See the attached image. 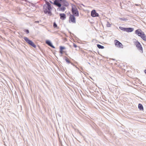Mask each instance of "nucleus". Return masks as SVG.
Here are the masks:
<instances>
[{
    "mask_svg": "<svg viewBox=\"0 0 146 146\" xmlns=\"http://www.w3.org/2000/svg\"><path fill=\"white\" fill-rule=\"evenodd\" d=\"M72 6L71 11L72 15H74L75 16L78 17L79 16V12L78 9L76 8L75 5L71 4Z\"/></svg>",
    "mask_w": 146,
    "mask_h": 146,
    "instance_id": "7ed1b4c3",
    "label": "nucleus"
},
{
    "mask_svg": "<svg viewBox=\"0 0 146 146\" xmlns=\"http://www.w3.org/2000/svg\"><path fill=\"white\" fill-rule=\"evenodd\" d=\"M112 59L113 60H115V59H113V58H112Z\"/></svg>",
    "mask_w": 146,
    "mask_h": 146,
    "instance_id": "c9c22d12",
    "label": "nucleus"
},
{
    "mask_svg": "<svg viewBox=\"0 0 146 146\" xmlns=\"http://www.w3.org/2000/svg\"><path fill=\"white\" fill-rule=\"evenodd\" d=\"M63 52H65V51H63L61 50H59V53L61 54V55H60V56H61V55L63 54Z\"/></svg>",
    "mask_w": 146,
    "mask_h": 146,
    "instance_id": "393cba45",
    "label": "nucleus"
},
{
    "mask_svg": "<svg viewBox=\"0 0 146 146\" xmlns=\"http://www.w3.org/2000/svg\"><path fill=\"white\" fill-rule=\"evenodd\" d=\"M43 7V11L45 14H48L49 16L52 15L51 10L52 9L51 5L50 3L47 4H44Z\"/></svg>",
    "mask_w": 146,
    "mask_h": 146,
    "instance_id": "f257e3e1",
    "label": "nucleus"
},
{
    "mask_svg": "<svg viewBox=\"0 0 146 146\" xmlns=\"http://www.w3.org/2000/svg\"><path fill=\"white\" fill-rule=\"evenodd\" d=\"M24 31L27 34H28L29 33V30L27 29L24 30Z\"/></svg>",
    "mask_w": 146,
    "mask_h": 146,
    "instance_id": "b1692460",
    "label": "nucleus"
},
{
    "mask_svg": "<svg viewBox=\"0 0 146 146\" xmlns=\"http://www.w3.org/2000/svg\"><path fill=\"white\" fill-rule=\"evenodd\" d=\"M90 78L91 79L93 80L92 78L91 77H90Z\"/></svg>",
    "mask_w": 146,
    "mask_h": 146,
    "instance_id": "e433bc0d",
    "label": "nucleus"
},
{
    "mask_svg": "<svg viewBox=\"0 0 146 146\" xmlns=\"http://www.w3.org/2000/svg\"><path fill=\"white\" fill-rule=\"evenodd\" d=\"M138 108L139 110L142 111L144 109L143 106L141 104L139 103L138 104Z\"/></svg>",
    "mask_w": 146,
    "mask_h": 146,
    "instance_id": "4468645a",
    "label": "nucleus"
},
{
    "mask_svg": "<svg viewBox=\"0 0 146 146\" xmlns=\"http://www.w3.org/2000/svg\"><path fill=\"white\" fill-rule=\"evenodd\" d=\"M44 1L45 2V4H48L50 3L49 2L47 1L46 0H44Z\"/></svg>",
    "mask_w": 146,
    "mask_h": 146,
    "instance_id": "a878e982",
    "label": "nucleus"
},
{
    "mask_svg": "<svg viewBox=\"0 0 146 146\" xmlns=\"http://www.w3.org/2000/svg\"><path fill=\"white\" fill-rule=\"evenodd\" d=\"M75 16L74 15H72L70 14L69 18V22L71 21L72 22L74 23H76V18L75 17Z\"/></svg>",
    "mask_w": 146,
    "mask_h": 146,
    "instance_id": "423d86ee",
    "label": "nucleus"
},
{
    "mask_svg": "<svg viewBox=\"0 0 146 146\" xmlns=\"http://www.w3.org/2000/svg\"><path fill=\"white\" fill-rule=\"evenodd\" d=\"M23 38L25 41L30 45L34 48L36 47V45L31 40L29 39L28 38L25 36Z\"/></svg>",
    "mask_w": 146,
    "mask_h": 146,
    "instance_id": "20e7f679",
    "label": "nucleus"
},
{
    "mask_svg": "<svg viewBox=\"0 0 146 146\" xmlns=\"http://www.w3.org/2000/svg\"><path fill=\"white\" fill-rule=\"evenodd\" d=\"M91 16L93 17L99 16V14L97 13L95 10H92L91 12Z\"/></svg>",
    "mask_w": 146,
    "mask_h": 146,
    "instance_id": "0eeeda50",
    "label": "nucleus"
},
{
    "mask_svg": "<svg viewBox=\"0 0 146 146\" xmlns=\"http://www.w3.org/2000/svg\"><path fill=\"white\" fill-rule=\"evenodd\" d=\"M119 19L121 21H126L127 20L126 18H119Z\"/></svg>",
    "mask_w": 146,
    "mask_h": 146,
    "instance_id": "4be33fe9",
    "label": "nucleus"
},
{
    "mask_svg": "<svg viewBox=\"0 0 146 146\" xmlns=\"http://www.w3.org/2000/svg\"><path fill=\"white\" fill-rule=\"evenodd\" d=\"M62 4L64 6L66 7H68L69 5V3L66 0H65L64 1H63Z\"/></svg>",
    "mask_w": 146,
    "mask_h": 146,
    "instance_id": "2eb2a0df",
    "label": "nucleus"
},
{
    "mask_svg": "<svg viewBox=\"0 0 146 146\" xmlns=\"http://www.w3.org/2000/svg\"><path fill=\"white\" fill-rule=\"evenodd\" d=\"M81 5H82L83 6H84V7H85V6L83 4H81Z\"/></svg>",
    "mask_w": 146,
    "mask_h": 146,
    "instance_id": "72a5a7b5",
    "label": "nucleus"
},
{
    "mask_svg": "<svg viewBox=\"0 0 146 146\" xmlns=\"http://www.w3.org/2000/svg\"><path fill=\"white\" fill-rule=\"evenodd\" d=\"M119 29L122 31L126 32V27H119Z\"/></svg>",
    "mask_w": 146,
    "mask_h": 146,
    "instance_id": "aec40b11",
    "label": "nucleus"
},
{
    "mask_svg": "<svg viewBox=\"0 0 146 146\" xmlns=\"http://www.w3.org/2000/svg\"><path fill=\"white\" fill-rule=\"evenodd\" d=\"M69 33H70V34H72V35H73V36H74V34H73V33H71V32H69Z\"/></svg>",
    "mask_w": 146,
    "mask_h": 146,
    "instance_id": "c756f323",
    "label": "nucleus"
},
{
    "mask_svg": "<svg viewBox=\"0 0 146 146\" xmlns=\"http://www.w3.org/2000/svg\"><path fill=\"white\" fill-rule=\"evenodd\" d=\"M144 72L146 74V70H144Z\"/></svg>",
    "mask_w": 146,
    "mask_h": 146,
    "instance_id": "2f4dec72",
    "label": "nucleus"
},
{
    "mask_svg": "<svg viewBox=\"0 0 146 146\" xmlns=\"http://www.w3.org/2000/svg\"><path fill=\"white\" fill-rule=\"evenodd\" d=\"M112 92L114 94H115L116 95L118 94H119V91L117 90V88H113V89H111Z\"/></svg>",
    "mask_w": 146,
    "mask_h": 146,
    "instance_id": "9d476101",
    "label": "nucleus"
},
{
    "mask_svg": "<svg viewBox=\"0 0 146 146\" xmlns=\"http://www.w3.org/2000/svg\"><path fill=\"white\" fill-rule=\"evenodd\" d=\"M53 4L55 5H56L58 8H60L61 7L62 5L61 3H54Z\"/></svg>",
    "mask_w": 146,
    "mask_h": 146,
    "instance_id": "dca6fc26",
    "label": "nucleus"
},
{
    "mask_svg": "<svg viewBox=\"0 0 146 146\" xmlns=\"http://www.w3.org/2000/svg\"><path fill=\"white\" fill-rule=\"evenodd\" d=\"M135 33L139 36L143 40L146 41V36L141 30L137 29L135 30Z\"/></svg>",
    "mask_w": 146,
    "mask_h": 146,
    "instance_id": "f03ea898",
    "label": "nucleus"
},
{
    "mask_svg": "<svg viewBox=\"0 0 146 146\" xmlns=\"http://www.w3.org/2000/svg\"><path fill=\"white\" fill-rule=\"evenodd\" d=\"M135 45L137 49L141 52H143V48L140 43L138 41H137L135 42Z\"/></svg>",
    "mask_w": 146,
    "mask_h": 146,
    "instance_id": "39448f33",
    "label": "nucleus"
},
{
    "mask_svg": "<svg viewBox=\"0 0 146 146\" xmlns=\"http://www.w3.org/2000/svg\"><path fill=\"white\" fill-rule=\"evenodd\" d=\"M70 63L72 65H74V64H73V63H72V62H71V63Z\"/></svg>",
    "mask_w": 146,
    "mask_h": 146,
    "instance_id": "473e14b6",
    "label": "nucleus"
},
{
    "mask_svg": "<svg viewBox=\"0 0 146 146\" xmlns=\"http://www.w3.org/2000/svg\"><path fill=\"white\" fill-rule=\"evenodd\" d=\"M73 46L75 48H76L77 47V45L75 43H73Z\"/></svg>",
    "mask_w": 146,
    "mask_h": 146,
    "instance_id": "bb28decb",
    "label": "nucleus"
},
{
    "mask_svg": "<svg viewBox=\"0 0 146 146\" xmlns=\"http://www.w3.org/2000/svg\"><path fill=\"white\" fill-rule=\"evenodd\" d=\"M66 8L64 6L61 7L60 8H58L57 9L58 11H61L62 12L64 11L66 9Z\"/></svg>",
    "mask_w": 146,
    "mask_h": 146,
    "instance_id": "ddd939ff",
    "label": "nucleus"
},
{
    "mask_svg": "<svg viewBox=\"0 0 146 146\" xmlns=\"http://www.w3.org/2000/svg\"><path fill=\"white\" fill-rule=\"evenodd\" d=\"M64 58H65V60L67 63L70 64V63H71V62L68 59L66 56H65Z\"/></svg>",
    "mask_w": 146,
    "mask_h": 146,
    "instance_id": "6ab92c4d",
    "label": "nucleus"
},
{
    "mask_svg": "<svg viewBox=\"0 0 146 146\" xmlns=\"http://www.w3.org/2000/svg\"><path fill=\"white\" fill-rule=\"evenodd\" d=\"M49 2H50V3H51V4H53L54 3H53L52 1H49Z\"/></svg>",
    "mask_w": 146,
    "mask_h": 146,
    "instance_id": "7c9ffc66",
    "label": "nucleus"
},
{
    "mask_svg": "<svg viewBox=\"0 0 146 146\" xmlns=\"http://www.w3.org/2000/svg\"><path fill=\"white\" fill-rule=\"evenodd\" d=\"M53 27L54 28H56L57 29H59V27L57 26L56 23L55 22L53 23Z\"/></svg>",
    "mask_w": 146,
    "mask_h": 146,
    "instance_id": "f3484780",
    "label": "nucleus"
},
{
    "mask_svg": "<svg viewBox=\"0 0 146 146\" xmlns=\"http://www.w3.org/2000/svg\"><path fill=\"white\" fill-rule=\"evenodd\" d=\"M39 21H35V23H39Z\"/></svg>",
    "mask_w": 146,
    "mask_h": 146,
    "instance_id": "c85d7f7f",
    "label": "nucleus"
},
{
    "mask_svg": "<svg viewBox=\"0 0 146 146\" xmlns=\"http://www.w3.org/2000/svg\"><path fill=\"white\" fill-rule=\"evenodd\" d=\"M46 43L48 45L54 48H55V47L53 45L51 42L49 40H46L45 41Z\"/></svg>",
    "mask_w": 146,
    "mask_h": 146,
    "instance_id": "1a4fd4ad",
    "label": "nucleus"
},
{
    "mask_svg": "<svg viewBox=\"0 0 146 146\" xmlns=\"http://www.w3.org/2000/svg\"><path fill=\"white\" fill-rule=\"evenodd\" d=\"M59 15L60 17V19L62 20H64L66 18V15L64 13H60Z\"/></svg>",
    "mask_w": 146,
    "mask_h": 146,
    "instance_id": "9b49d317",
    "label": "nucleus"
},
{
    "mask_svg": "<svg viewBox=\"0 0 146 146\" xmlns=\"http://www.w3.org/2000/svg\"><path fill=\"white\" fill-rule=\"evenodd\" d=\"M115 44L116 46H117V47L119 48L122 47L121 46H123V45L122 43L119 42V41L117 40H114Z\"/></svg>",
    "mask_w": 146,
    "mask_h": 146,
    "instance_id": "6e6552de",
    "label": "nucleus"
},
{
    "mask_svg": "<svg viewBox=\"0 0 146 146\" xmlns=\"http://www.w3.org/2000/svg\"><path fill=\"white\" fill-rule=\"evenodd\" d=\"M59 48L60 50H61L62 51H63L64 50L66 49V48L65 47L62 46H60Z\"/></svg>",
    "mask_w": 146,
    "mask_h": 146,
    "instance_id": "412c9836",
    "label": "nucleus"
},
{
    "mask_svg": "<svg viewBox=\"0 0 146 146\" xmlns=\"http://www.w3.org/2000/svg\"><path fill=\"white\" fill-rule=\"evenodd\" d=\"M88 64H90V65H91V64H90V63H89V62H88Z\"/></svg>",
    "mask_w": 146,
    "mask_h": 146,
    "instance_id": "f704fd0d",
    "label": "nucleus"
},
{
    "mask_svg": "<svg viewBox=\"0 0 146 146\" xmlns=\"http://www.w3.org/2000/svg\"><path fill=\"white\" fill-rule=\"evenodd\" d=\"M97 47L99 49H102L104 48V46H102L100 44H97Z\"/></svg>",
    "mask_w": 146,
    "mask_h": 146,
    "instance_id": "a211bd4d",
    "label": "nucleus"
},
{
    "mask_svg": "<svg viewBox=\"0 0 146 146\" xmlns=\"http://www.w3.org/2000/svg\"><path fill=\"white\" fill-rule=\"evenodd\" d=\"M134 30V28L131 27L126 28V32H131Z\"/></svg>",
    "mask_w": 146,
    "mask_h": 146,
    "instance_id": "f8f14e48",
    "label": "nucleus"
},
{
    "mask_svg": "<svg viewBox=\"0 0 146 146\" xmlns=\"http://www.w3.org/2000/svg\"><path fill=\"white\" fill-rule=\"evenodd\" d=\"M106 26L107 27H110L111 26V25L110 23L109 22H108L106 25Z\"/></svg>",
    "mask_w": 146,
    "mask_h": 146,
    "instance_id": "5701e85b",
    "label": "nucleus"
},
{
    "mask_svg": "<svg viewBox=\"0 0 146 146\" xmlns=\"http://www.w3.org/2000/svg\"><path fill=\"white\" fill-rule=\"evenodd\" d=\"M64 0H60V2L61 3H62L63 1H64Z\"/></svg>",
    "mask_w": 146,
    "mask_h": 146,
    "instance_id": "cd10ccee",
    "label": "nucleus"
}]
</instances>
